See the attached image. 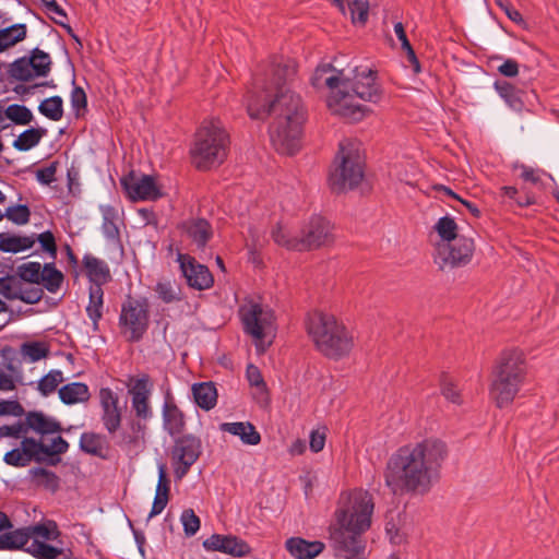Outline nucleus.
<instances>
[{
	"label": "nucleus",
	"mask_w": 559,
	"mask_h": 559,
	"mask_svg": "<svg viewBox=\"0 0 559 559\" xmlns=\"http://www.w3.org/2000/svg\"><path fill=\"white\" fill-rule=\"evenodd\" d=\"M31 216V211L27 205L19 204L9 206L7 211L3 213V217H7L9 221L16 225H25L28 223Z\"/></svg>",
	"instance_id": "obj_55"
},
{
	"label": "nucleus",
	"mask_w": 559,
	"mask_h": 559,
	"mask_svg": "<svg viewBox=\"0 0 559 559\" xmlns=\"http://www.w3.org/2000/svg\"><path fill=\"white\" fill-rule=\"evenodd\" d=\"M102 216H103V224H102V230L103 234L107 239L115 240L119 238V228L117 226V219H118V213L117 210L109 205H100L99 206Z\"/></svg>",
	"instance_id": "obj_36"
},
{
	"label": "nucleus",
	"mask_w": 559,
	"mask_h": 559,
	"mask_svg": "<svg viewBox=\"0 0 559 559\" xmlns=\"http://www.w3.org/2000/svg\"><path fill=\"white\" fill-rule=\"evenodd\" d=\"M447 455V445L439 439H425L401 447L386 462L385 485L395 495L427 493L438 480Z\"/></svg>",
	"instance_id": "obj_2"
},
{
	"label": "nucleus",
	"mask_w": 559,
	"mask_h": 559,
	"mask_svg": "<svg viewBox=\"0 0 559 559\" xmlns=\"http://www.w3.org/2000/svg\"><path fill=\"white\" fill-rule=\"evenodd\" d=\"M243 330L255 344L259 353H264L275 336V316L273 310L259 302L248 301L239 308Z\"/></svg>",
	"instance_id": "obj_8"
},
{
	"label": "nucleus",
	"mask_w": 559,
	"mask_h": 559,
	"mask_svg": "<svg viewBox=\"0 0 559 559\" xmlns=\"http://www.w3.org/2000/svg\"><path fill=\"white\" fill-rule=\"evenodd\" d=\"M29 545L26 527L2 533L0 535L1 550L24 549Z\"/></svg>",
	"instance_id": "obj_34"
},
{
	"label": "nucleus",
	"mask_w": 559,
	"mask_h": 559,
	"mask_svg": "<svg viewBox=\"0 0 559 559\" xmlns=\"http://www.w3.org/2000/svg\"><path fill=\"white\" fill-rule=\"evenodd\" d=\"M364 178L362 160L358 152L341 143L335 167L330 174V185L336 191L353 189Z\"/></svg>",
	"instance_id": "obj_9"
},
{
	"label": "nucleus",
	"mask_w": 559,
	"mask_h": 559,
	"mask_svg": "<svg viewBox=\"0 0 559 559\" xmlns=\"http://www.w3.org/2000/svg\"><path fill=\"white\" fill-rule=\"evenodd\" d=\"M525 377L522 354L516 350L501 354L490 385V397L499 408L510 405L516 396Z\"/></svg>",
	"instance_id": "obj_7"
},
{
	"label": "nucleus",
	"mask_w": 559,
	"mask_h": 559,
	"mask_svg": "<svg viewBox=\"0 0 559 559\" xmlns=\"http://www.w3.org/2000/svg\"><path fill=\"white\" fill-rule=\"evenodd\" d=\"M31 474L34 478V480L39 486H44L45 488L55 491L59 487V478L58 476L46 468L43 467H36L31 471Z\"/></svg>",
	"instance_id": "obj_46"
},
{
	"label": "nucleus",
	"mask_w": 559,
	"mask_h": 559,
	"mask_svg": "<svg viewBox=\"0 0 559 559\" xmlns=\"http://www.w3.org/2000/svg\"><path fill=\"white\" fill-rule=\"evenodd\" d=\"M71 106L79 115L82 109L87 106V97L84 90L80 86H74L71 92Z\"/></svg>",
	"instance_id": "obj_58"
},
{
	"label": "nucleus",
	"mask_w": 559,
	"mask_h": 559,
	"mask_svg": "<svg viewBox=\"0 0 559 559\" xmlns=\"http://www.w3.org/2000/svg\"><path fill=\"white\" fill-rule=\"evenodd\" d=\"M35 243L33 236H5L0 235V250L3 252L17 253L29 249Z\"/></svg>",
	"instance_id": "obj_37"
},
{
	"label": "nucleus",
	"mask_w": 559,
	"mask_h": 559,
	"mask_svg": "<svg viewBox=\"0 0 559 559\" xmlns=\"http://www.w3.org/2000/svg\"><path fill=\"white\" fill-rule=\"evenodd\" d=\"M474 252V241L471 238L460 236L453 242L438 245L435 263L440 270L460 267L467 264Z\"/></svg>",
	"instance_id": "obj_11"
},
{
	"label": "nucleus",
	"mask_w": 559,
	"mask_h": 559,
	"mask_svg": "<svg viewBox=\"0 0 559 559\" xmlns=\"http://www.w3.org/2000/svg\"><path fill=\"white\" fill-rule=\"evenodd\" d=\"M209 551H219L233 557H245L250 554V546L235 535L213 534L203 542Z\"/></svg>",
	"instance_id": "obj_20"
},
{
	"label": "nucleus",
	"mask_w": 559,
	"mask_h": 559,
	"mask_svg": "<svg viewBox=\"0 0 559 559\" xmlns=\"http://www.w3.org/2000/svg\"><path fill=\"white\" fill-rule=\"evenodd\" d=\"M181 523L187 536H193L200 528V519L192 509H187L181 513Z\"/></svg>",
	"instance_id": "obj_56"
},
{
	"label": "nucleus",
	"mask_w": 559,
	"mask_h": 559,
	"mask_svg": "<svg viewBox=\"0 0 559 559\" xmlns=\"http://www.w3.org/2000/svg\"><path fill=\"white\" fill-rule=\"evenodd\" d=\"M122 189L132 201L157 200L162 193L153 177L148 175H136L133 171L120 179Z\"/></svg>",
	"instance_id": "obj_16"
},
{
	"label": "nucleus",
	"mask_w": 559,
	"mask_h": 559,
	"mask_svg": "<svg viewBox=\"0 0 559 559\" xmlns=\"http://www.w3.org/2000/svg\"><path fill=\"white\" fill-rule=\"evenodd\" d=\"M177 260L190 287L198 290L212 287L214 278L205 265L198 263L194 258L183 253H178Z\"/></svg>",
	"instance_id": "obj_18"
},
{
	"label": "nucleus",
	"mask_w": 559,
	"mask_h": 559,
	"mask_svg": "<svg viewBox=\"0 0 559 559\" xmlns=\"http://www.w3.org/2000/svg\"><path fill=\"white\" fill-rule=\"evenodd\" d=\"M272 238L275 243L288 250L300 251L298 237H292L288 231L281 225L272 230Z\"/></svg>",
	"instance_id": "obj_52"
},
{
	"label": "nucleus",
	"mask_w": 559,
	"mask_h": 559,
	"mask_svg": "<svg viewBox=\"0 0 559 559\" xmlns=\"http://www.w3.org/2000/svg\"><path fill=\"white\" fill-rule=\"evenodd\" d=\"M39 112L52 121H59L63 117V100L60 96L46 98L38 106Z\"/></svg>",
	"instance_id": "obj_44"
},
{
	"label": "nucleus",
	"mask_w": 559,
	"mask_h": 559,
	"mask_svg": "<svg viewBox=\"0 0 559 559\" xmlns=\"http://www.w3.org/2000/svg\"><path fill=\"white\" fill-rule=\"evenodd\" d=\"M51 63L47 52L35 48L29 58H20L11 64L10 74L19 81H31L36 76H46L50 72Z\"/></svg>",
	"instance_id": "obj_13"
},
{
	"label": "nucleus",
	"mask_w": 559,
	"mask_h": 559,
	"mask_svg": "<svg viewBox=\"0 0 559 559\" xmlns=\"http://www.w3.org/2000/svg\"><path fill=\"white\" fill-rule=\"evenodd\" d=\"M69 443L60 436L51 440L50 445H46V455H58L63 454L68 451Z\"/></svg>",
	"instance_id": "obj_64"
},
{
	"label": "nucleus",
	"mask_w": 559,
	"mask_h": 559,
	"mask_svg": "<svg viewBox=\"0 0 559 559\" xmlns=\"http://www.w3.org/2000/svg\"><path fill=\"white\" fill-rule=\"evenodd\" d=\"M100 420L108 435L118 432L122 424L123 406L119 403L118 395L109 388L99 391Z\"/></svg>",
	"instance_id": "obj_17"
},
{
	"label": "nucleus",
	"mask_w": 559,
	"mask_h": 559,
	"mask_svg": "<svg viewBox=\"0 0 559 559\" xmlns=\"http://www.w3.org/2000/svg\"><path fill=\"white\" fill-rule=\"evenodd\" d=\"M497 4L512 22L519 25L524 23L522 14L509 1L497 0Z\"/></svg>",
	"instance_id": "obj_63"
},
{
	"label": "nucleus",
	"mask_w": 559,
	"mask_h": 559,
	"mask_svg": "<svg viewBox=\"0 0 559 559\" xmlns=\"http://www.w3.org/2000/svg\"><path fill=\"white\" fill-rule=\"evenodd\" d=\"M23 283L16 277L0 278V294L9 300H17L22 294Z\"/></svg>",
	"instance_id": "obj_51"
},
{
	"label": "nucleus",
	"mask_w": 559,
	"mask_h": 559,
	"mask_svg": "<svg viewBox=\"0 0 559 559\" xmlns=\"http://www.w3.org/2000/svg\"><path fill=\"white\" fill-rule=\"evenodd\" d=\"M439 190H440V191H443V192H444V194L449 195L450 198H452V199H455V200L460 201V202L462 203V205H463V206H465V209H466V210H467V211H468V212H469L474 217H479V216H480V210H479V207H478L475 203H473V202H471V201H468V200H464V199L460 198L455 192H453V191H452L450 188H448V187L441 186V187L439 188Z\"/></svg>",
	"instance_id": "obj_60"
},
{
	"label": "nucleus",
	"mask_w": 559,
	"mask_h": 559,
	"mask_svg": "<svg viewBox=\"0 0 559 559\" xmlns=\"http://www.w3.org/2000/svg\"><path fill=\"white\" fill-rule=\"evenodd\" d=\"M4 115L16 124H28L33 120L32 111L27 107L17 104L8 106Z\"/></svg>",
	"instance_id": "obj_48"
},
{
	"label": "nucleus",
	"mask_w": 559,
	"mask_h": 559,
	"mask_svg": "<svg viewBox=\"0 0 559 559\" xmlns=\"http://www.w3.org/2000/svg\"><path fill=\"white\" fill-rule=\"evenodd\" d=\"M62 381L63 374L60 370H50L38 381L37 390L43 396H48L56 391Z\"/></svg>",
	"instance_id": "obj_45"
},
{
	"label": "nucleus",
	"mask_w": 559,
	"mask_h": 559,
	"mask_svg": "<svg viewBox=\"0 0 559 559\" xmlns=\"http://www.w3.org/2000/svg\"><path fill=\"white\" fill-rule=\"evenodd\" d=\"M169 491L170 487L166 475L165 465L160 464L158 466V483L156 486V493L147 521L164 511L169 500Z\"/></svg>",
	"instance_id": "obj_28"
},
{
	"label": "nucleus",
	"mask_w": 559,
	"mask_h": 559,
	"mask_svg": "<svg viewBox=\"0 0 559 559\" xmlns=\"http://www.w3.org/2000/svg\"><path fill=\"white\" fill-rule=\"evenodd\" d=\"M80 449L87 454L106 460L109 456L110 443L105 435L86 431L81 435Z\"/></svg>",
	"instance_id": "obj_23"
},
{
	"label": "nucleus",
	"mask_w": 559,
	"mask_h": 559,
	"mask_svg": "<svg viewBox=\"0 0 559 559\" xmlns=\"http://www.w3.org/2000/svg\"><path fill=\"white\" fill-rule=\"evenodd\" d=\"M311 82L316 88H330L326 104L332 114L350 121H359L365 117L367 107L356 104L355 96L347 92L349 75L345 70H337L330 63L321 64L316 69Z\"/></svg>",
	"instance_id": "obj_5"
},
{
	"label": "nucleus",
	"mask_w": 559,
	"mask_h": 559,
	"mask_svg": "<svg viewBox=\"0 0 559 559\" xmlns=\"http://www.w3.org/2000/svg\"><path fill=\"white\" fill-rule=\"evenodd\" d=\"M57 163L53 162L47 167L39 168L36 171V178L41 185H50L56 180Z\"/></svg>",
	"instance_id": "obj_61"
},
{
	"label": "nucleus",
	"mask_w": 559,
	"mask_h": 559,
	"mask_svg": "<svg viewBox=\"0 0 559 559\" xmlns=\"http://www.w3.org/2000/svg\"><path fill=\"white\" fill-rule=\"evenodd\" d=\"M150 323V304L147 298L128 296L121 306L119 325L130 342H139L146 333Z\"/></svg>",
	"instance_id": "obj_10"
},
{
	"label": "nucleus",
	"mask_w": 559,
	"mask_h": 559,
	"mask_svg": "<svg viewBox=\"0 0 559 559\" xmlns=\"http://www.w3.org/2000/svg\"><path fill=\"white\" fill-rule=\"evenodd\" d=\"M152 389L153 384L146 374L135 379L129 386L132 409L139 419L147 420L153 415L150 404Z\"/></svg>",
	"instance_id": "obj_19"
},
{
	"label": "nucleus",
	"mask_w": 559,
	"mask_h": 559,
	"mask_svg": "<svg viewBox=\"0 0 559 559\" xmlns=\"http://www.w3.org/2000/svg\"><path fill=\"white\" fill-rule=\"evenodd\" d=\"M4 462L12 466H26L31 463L21 448L13 449L5 453Z\"/></svg>",
	"instance_id": "obj_59"
},
{
	"label": "nucleus",
	"mask_w": 559,
	"mask_h": 559,
	"mask_svg": "<svg viewBox=\"0 0 559 559\" xmlns=\"http://www.w3.org/2000/svg\"><path fill=\"white\" fill-rule=\"evenodd\" d=\"M435 228L443 242H451L459 238L456 235L457 225L451 217H441L437 222Z\"/></svg>",
	"instance_id": "obj_50"
},
{
	"label": "nucleus",
	"mask_w": 559,
	"mask_h": 559,
	"mask_svg": "<svg viewBox=\"0 0 559 559\" xmlns=\"http://www.w3.org/2000/svg\"><path fill=\"white\" fill-rule=\"evenodd\" d=\"M348 8L354 24L364 25L368 20V0H348Z\"/></svg>",
	"instance_id": "obj_54"
},
{
	"label": "nucleus",
	"mask_w": 559,
	"mask_h": 559,
	"mask_svg": "<svg viewBox=\"0 0 559 559\" xmlns=\"http://www.w3.org/2000/svg\"><path fill=\"white\" fill-rule=\"evenodd\" d=\"M19 276L21 282L25 281L32 284H39L43 275V266L39 262H27L19 266Z\"/></svg>",
	"instance_id": "obj_49"
},
{
	"label": "nucleus",
	"mask_w": 559,
	"mask_h": 559,
	"mask_svg": "<svg viewBox=\"0 0 559 559\" xmlns=\"http://www.w3.org/2000/svg\"><path fill=\"white\" fill-rule=\"evenodd\" d=\"M299 239L300 251L318 249L333 241L332 226L321 216H313L305 225Z\"/></svg>",
	"instance_id": "obj_15"
},
{
	"label": "nucleus",
	"mask_w": 559,
	"mask_h": 559,
	"mask_svg": "<svg viewBox=\"0 0 559 559\" xmlns=\"http://www.w3.org/2000/svg\"><path fill=\"white\" fill-rule=\"evenodd\" d=\"M307 332L316 348L325 357L341 359L354 347V337L333 314L312 312L307 319Z\"/></svg>",
	"instance_id": "obj_4"
},
{
	"label": "nucleus",
	"mask_w": 559,
	"mask_h": 559,
	"mask_svg": "<svg viewBox=\"0 0 559 559\" xmlns=\"http://www.w3.org/2000/svg\"><path fill=\"white\" fill-rule=\"evenodd\" d=\"M21 449L29 462L33 460L38 461L43 455L47 454L46 445L33 438H25L21 442Z\"/></svg>",
	"instance_id": "obj_53"
},
{
	"label": "nucleus",
	"mask_w": 559,
	"mask_h": 559,
	"mask_svg": "<svg viewBox=\"0 0 559 559\" xmlns=\"http://www.w3.org/2000/svg\"><path fill=\"white\" fill-rule=\"evenodd\" d=\"M60 400L68 405L83 403L90 399L88 386L82 382H73L59 389Z\"/></svg>",
	"instance_id": "obj_33"
},
{
	"label": "nucleus",
	"mask_w": 559,
	"mask_h": 559,
	"mask_svg": "<svg viewBox=\"0 0 559 559\" xmlns=\"http://www.w3.org/2000/svg\"><path fill=\"white\" fill-rule=\"evenodd\" d=\"M347 74L349 75L347 92L355 96L356 104H358L357 98L373 103L380 99V88L376 82V73L371 69L356 67Z\"/></svg>",
	"instance_id": "obj_14"
},
{
	"label": "nucleus",
	"mask_w": 559,
	"mask_h": 559,
	"mask_svg": "<svg viewBox=\"0 0 559 559\" xmlns=\"http://www.w3.org/2000/svg\"><path fill=\"white\" fill-rule=\"evenodd\" d=\"M374 503L371 495L361 489L342 493L330 526V539L335 551L354 559L364 550L360 535L371 525Z\"/></svg>",
	"instance_id": "obj_3"
},
{
	"label": "nucleus",
	"mask_w": 559,
	"mask_h": 559,
	"mask_svg": "<svg viewBox=\"0 0 559 559\" xmlns=\"http://www.w3.org/2000/svg\"><path fill=\"white\" fill-rule=\"evenodd\" d=\"M26 37V25L14 24L0 29V52L22 41Z\"/></svg>",
	"instance_id": "obj_40"
},
{
	"label": "nucleus",
	"mask_w": 559,
	"mask_h": 559,
	"mask_svg": "<svg viewBox=\"0 0 559 559\" xmlns=\"http://www.w3.org/2000/svg\"><path fill=\"white\" fill-rule=\"evenodd\" d=\"M441 393L450 402L461 404V392L453 380L447 376L441 379Z\"/></svg>",
	"instance_id": "obj_57"
},
{
	"label": "nucleus",
	"mask_w": 559,
	"mask_h": 559,
	"mask_svg": "<svg viewBox=\"0 0 559 559\" xmlns=\"http://www.w3.org/2000/svg\"><path fill=\"white\" fill-rule=\"evenodd\" d=\"M162 418L164 430L171 437H177L185 430V415L170 397H166L163 404Z\"/></svg>",
	"instance_id": "obj_21"
},
{
	"label": "nucleus",
	"mask_w": 559,
	"mask_h": 559,
	"mask_svg": "<svg viewBox=\"0 0 559 559\" xmlns=\"http://www.w3.org/2000/svg\"><path fill=\"white\" fill-rule=\"evenodd\" d=\"M37 240L39 241L41 248L51 254L52 258L57 254V246L55 236L51 231L47 230L38 235Z\"/></svg>",
	"instance_id": "obj_62"
},
{
	"label": "nucleus",
	"mask_w": 559,
	"mask_h": 559,
	"mask_svg": "<svg viewBox=\"0 0 559 559\" xmlns=\"http://www.w3.org/2000/svg\"><path fill=\"white\" fill-rule=\"evenodd\" d=\"M88 305L86 313L93 322V330H98V322L103 317L104 290L97 285H91L88 289Z\"/></svg>",
	"instance_id": "obj_32"
},
{
	"label": "nucleus",
	"mask_w": 559,
	"mask_h": 559,
	"mask_svg": "<svg viewBox=\"0 0 559 559\" xmlns=\"http://www.w3.org/2000/svg\"><path fill=\"white\" fill-rule=\"evenodd\" d=\"M179 228L185 233L198 248H204L212 237V228L203 218H192L182 222Z\"/></svg>",
	"instance_id": "obj_24"
},
{
	"label": "nucleus",
	"mask_w": 559,
	"mask_h": 559,
	"mask_svg": "<svg viewBox=\"0 0 559 559\" xmlns=\"http://www.w3.org/2000/svg\"><path fill=\"white\" fill-rule=\"evenodd\" d=\"M63 283V274L56 269L53 263H46L43 266L40 283L49 293H57Z\"/></svg>",
	"instance_id": "obj_42"
},
{
	"label": "nucleus",
	"mask_w": 559,
	"mask_h": 559,
	"mask_svg": "<svg viewBox=\"0 0 559 559\" xmlns=\"http://www.w3.org/2000/svg\"><path fill=\"white\" fill-rule=\"evenodd\" d=\"M247 380L253 388V397L257 401H267V390L260 369L254 365H249L246 371Z\"/></svg>",
	"instance_id": "obj_41"
},
{
	"label": "nucleus",
	"mask_w": 559,
	"mask_h": 559,
	"mask_svg": "<svg viewBox=\"0 0 559 559\" xmlns=\"http://www.w3.org/2000/svg\"><path fill=\"white\" fill-rule=\"evenodd\" d=\"M47 130L43 128H31L22 132L13 142V147L17 151H28L36 146L46 135Z\"/></svg>",
	"instance_id": "obj_39"
},
{
	"label": "nucleus",
	"mask_w": 559,
	"mask_h": 559,
	"mask_svg": "<svg viewBox=\"0 0 559 559\" xmlns=\"http://www.w3.org/2000/svg\"><path fill=\"white\" fill-rule=\"evenodd\" d=\"M83 266L91 285H103L111 281V273L106 261L92 254H85L82 260Z\"/></svg>",
	"instance_id": "obj_22"
},
{
	"label": "nucleus",
	"mask_w": 559,
	"mask_h": 559,
	"mask_svg": "<svg viewBox=\"0 0 559 559\" xmlns=\"http://www.w3.org/2000/svg\"><path fill=\"white\" fill-rule=\"evenodd\" d=\"M270 84L257 83L247 96V112L252 119L273 116L270 138L274 148L285 155H293L301 145L305 110L299 95L285 84L293 79L296 69L293 61L275 58L270 69Z\"/></svg>",
	"instance_id": "obj_1"
},
{
	"label": "nucleus",
	"mask_w": 559,
	"mask_h": 559,
	"mask_svg": "<svg viewBox=\"0 0 559 559\" xmlns=\"http://www.w3.org/2000/svg\"><path fill=\"white\" fill-rule=\"evenodd\" d=\"M201 454V440L192 435L178 437L171 452L174 474L181 480Z\"/></svg>",
	"instance_id": "obj_12"
},
{
	"label": "nucleus",
	"mask_w": 559,
	"mask_h": 559,
	"mask_svg": "<svg viewBox=\"0 0 559 559\" xmlns=\"http://www.w3.org/2000/svg\"><path fill=\"white\" fill-rule=\"evenodd\" d=\"M29 542L38 539L41 542L55 540L60 536L56 522L46 521L26 527Z\"/></svg>",
	"instance_id": "obj_35"
},
{
	"label": "nucleus",
	"mask_w": 559,
	"mask_h": 559,
	"mask_svg": "<svg viewBox=\"0 0 559 559\" xmlns=\"http://www.w3.org/2000/svg\"><path fill=\"white\" fill-rule=\"evenodd\" d=\"M495 90L506 104L514 111H522L524 108L523 92L507 81H496Z\"/></svg>",
	"instance_id": "obj_30"
},
{
	"label": "nucleus",
	"mask_w": 559,
	"mask_h": 559,
	"mask_svg": "<svg viewBox=\"0 0 559 559\" xmlns=\"http://www.w3.org/2000/svg\"><path fill=\"white\" fill-rule=\"evenodd\" d=\"M25 423L29 429L40 435L56 433L61 430L59 421L41 412H29L26 415Z\"/></svg>",
	"instance_id": "obj_29"
},
{
	"label": "nucleus",
	"mask_w": 559,
	"mask_h": 559,
	"mask_svg": "<svg viewBox=\"0 0 559 559\" xmlns=\"http://www.w3.org/2000/svg\"><path fill=\"white\" fill-rule=\"evenodd\" d=\"M142 427L139 423H131L129 428L119 429L118 432L109 435L115 444L122 450L132 451L140 447L142 437Z\"/></svg>",
	"instance_id": "obj_27"
},
{
	"label": "nucleus",
	"mask_w": 559,
	"mask_h": 559,
	"mask_svg": "<svg viewBox=\"0 0 559 559\" xmlns=\"http://www.w3.org/2000/svg\"><path fill=\"white\" fill-rule=\"evenodd\" d=\"M21 354L32 362L46 358L49 354L48 346L43 342H27L22 344Z\"/></svg>",
	"instance_id": "obj_47"
},
{
	"label": "nucleus",
	"mask_w": 559,
	"mask_h": 559,
	"mask_svg": "<svg viewBox=\"0 0 559 559\" xmlns=\"http://www.w3.org/2000/svg\"><path fill=\"white\" fill-rule=\"evenodd\" d=\"M25 550L37 559H61L64 556L63 549L33 539Z\"/></svg>",
	"instance_id": "obj_38"
},
{
	"label": "nucleus",
	"mask_w": 559,
	"mask_h": 559,
	"mask_svg": "<svg viewBox=\"0 0 559 559\" xmlns=\"http://www.w3.org/2000/svg\"><path fill=\"white\" fill-rule=\"evenodd\" d=\"M229 136L218 119L205 120L195 133L191 147L192 163L199 169L221 165L226 156Z\"/></svg>",
	"instance_id": "obj_6"
},
{
	"label": "nucleus",
	"mask_w": 559,
	"mask_h": 559,
	"mask_svg": "<svg viewBox=\"0 0 559 559\" xmlns=\"http://www.w3.org/2000/svg\"><path fill=\"white\" fill-rule=\"evenodd\" d=\"M192 394L197 405L205 411H210L216 405L217 392L212 382L193 384Z\"/></svg>",
	"instance_id": "obj_31"
},
{
	"label": "nucleus",
	"mask_w": 559,
	"mask_h": 559,
	"mask_svg": "<svg viewBox=\"0 0 559 559\" xmlns=\"http://www.w3.org/2000/svg\"><path fill=\"white\" fill-rule=\"evenodd\" d=\"M221 431L228 432L240 438L242 443L257 445L261 442V435L250 421L223 423Z\"/></svg>",
	"instance_id": "obj_26"
},
{
	"label": "nucleus",
	"mask_w": 559,
	"mask_h": 559,
	"mask_svg": "<svg viewBox=\"0 0 559 559\" xmlns=\"http://www.w3.org/2000/svg\"><path fill=\"white\" fill-rule=\"evenodd\" d=\"M154 292L165 304H171L182 299L180 287L170 281L158 282L154 287Z\"/></svg>",
	"instance_id": "obj_43"
},
{
	"label": "nucleus",
	"mask_w": 559,
	"mask_h": 559,
	"mask_svg": "<svg viewBox=\"0 0 559 559\" xmlns=\"http://www.w3.org/2000/svg\"><path fill=\"white\" fill-rule=\"evenodd\" d=\"M286 548L296 559H313L324 549L322 542H308L299 537H292L286 542Z\"/></svg>",
	"instance_id": "obj_25"
}]
</instances>
